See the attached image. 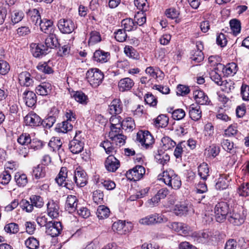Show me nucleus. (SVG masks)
I'll list each match as a JSON object with an SVG mask.
<instances>
[{
    "label": "nucleus",
    "instance_id": "nucleus-1",
    "mask_svg": "<svg viewBox=\"0 0 249 249\" xmlns=\"http://www.w3.org/2000/svg\"><path fill=\"white\" fill-rule=\"evenodd\" d=\"M45 39V45L42 44H33L31 45V52L34 56L39 57L48 53L49 49L56 48L59 45L58 39L55 34H49Z\"/></svg>",
    "mask_w": 249,
    "mask_h": 249
},
{
    "label": "nucleus",
    "instance_id": "nucleus-2",
    "mask_svg": "<svg viewBox=\"0 0 249 249\" xmlns=\"http://www.w3.org/2000/svg\"><path fill=\"white\" fill-rule=\"evenodd\" d=\"M158 178L159 180L163 181L173 189H178L181 187V181L179 177L171 169L164 171L162 175H159Z\"/></svg>",
    "mask_w": 249,
    "mask_h": 249
},
{
    "label": "nucleus",
    "instance_id": "nucleus-3",
    "mask_svg": "<svg viewBox=\"0 0 249 249\" xmlns=\"http://www.w3.org/2000/svg\"><path fill=\"white\" fill-rule=\"evenodd\" d=\"M43 199L39 196L32 195L29 200L22 199L20 203L21 209L27 213H31L34 210V207L41 208L44 205Z\"/></svg>",
    "mask_w": 249,
    "mask_h": 249
},
{
    "label": "nucleus",
    "instance_id": "nucleus-4",
    "mask_svg": "<svg viewBox=\"0 0 249 249\" xmlns=\"http://www.w3.org/2000/svg\"><path fill=\"white\" fill-rule=\"evenodd\" d=\"M104 76L103 73L96 68L90 69L86 73V78L93 88H97L102 83Z\"/></svg>",
    "mask_w": 249,
    "mask_h": 249
},
{
    "label": "nucleus",
    "instance_id": "nucleus-5",
    "mask_svg": "<svg viewBox=\"0 0 249 249\" xmlns=\"http://www.w3.org/2000/svg\"><path fill=\"white\" fill-rule=\"evenodd\" d=\"M81 134V131H76L73 140L69 142V149L74 154H78L83 150L84 146V137L82 136Z\"/></svg>",
    "mask_w": 249,
    "mask_h": 249
},
{
    "label": "nucleus",
    "instance_id": "nucleus-6",
    "mask_svg": "<svg viewBox=\"0 0 249 249\" xmlns=\"http://www.w3.org/2000/svg\"><path fill=\"white\" fill-rule=\"evenodd\" d=\"M230 213L229 205L227 202L221 201L218 202L214 207V213L216 221L222 222Z\"/></svg>",
    "mask_w": 249,
    "mask_h": 249
},
{
    "label": "nucleus",
    "instance_id": "nucleus-7",
    "mask_svg": "<svg viewBox=\"0 0 249 249\" xmlns=\"http://www.w3.org/2000/svg\"><path fill=\"white\" fill-rule=\"evenodd\" d=\"M167 220V218L163 215L154 213L141 218L140 219L139 222L140 224L144 225H153L165 223Z\"/></svg>",
    "mask_w": 249,
    "mask_h": 249
},
{
    "label": "nucleus",
    "instance_id": "nucleus-8",
    "mask_svg": "<svg viewBox=\"0 0 249 249\" xmlns=\"http://www.w3.org/2000/svg\"><path fill=\"white\" fill-rule=\"evenodd\" d=\"M136 140L146 149L150 147L154 142V139L148 131H139L137 134Z\"/></svg>",
    "mask_w": 249,
    "mask_h": 249
},
{
    "label": "nucleus",
    "instance_id": "nucleus-9",
    "mask_svg": "<svg viewBox=\"0 0 249 249\" xmlns=\"http://www.w3.org/2000/svg\"><path fill=\"white\" fill-rule=\"evenodd\" d=\"M145 168L141 165H136L126 173V177L130 180L137 181L142 178L145 174Z\"/></svg>",
    "mask_w": 249,
    "mask_h": 249
},
{
    "label": "nucleus",
    "instance_id": "nucleus-10",
    "mask_svg": "<svg viewBox=\"0 0 249 249\" xmlns=\"http://www.w3.org/2000/svg\"><path fill=\"white\" fill-rule=\"evenodd\" d=\"M57 26L62 33L66 34L71 33L75 28L74 22L68 18L60 19L58 21Z\"/></svg>",
    "mask_w": 249,
    "mask_h": 249
},
{
    "label": "nucleus",
    "instance_id": "nucleus-11",
    "mask_svg": "<svg viewBox=\"0 0 249 249\" xmlns=\"http://www.w3.org/2000/svg\"><path fill=\"white\" fill-rule=\"evenodd\" d=\"M169 227L174 231L178 232L180 234L186 236L192 234L191 228L185 224L180 222H172L169 225Z\"/></svg>",
    "mask_w": 249,
    "mask_h": 249
},
{
    "label": "nucleus",
    "instance_id": "nucleus-12",
    "mask_svg": "<svg viewBox=\"0 0 249 249\" xmlns=\"http://www.w3.org/2000/svg\"><path fill=\"white\" fill-rule=\"evenodd\" d=\"M88 176L86 172L80 167L77 168L74 172L73 179L78 187H83L88 183Z\"/></svg>",
    "mask_w": 249,
    "mask_h": 249
},
{
    "label": "nucleus",
    "instance_id": "nucleus-13",
    "mask_svg": "<svg viewBox=\"0 0 249 249\" xmlns=\"http://www.w3.org/2000/svg\"><path fill=\"white\" fill-rule=\"evenodd\" d=\"M62 230L60 222H49L46 225V233L52 237L57 236Z\"/></svg>",
    "mask_w": 249,
    "mask_h": 249
},
{
    "label": "nucleus",
    "instance_id": "nucleus-14",
    "mask_svg": "<svg viewBox=\"0 0 249 249\" xmlns=\"http://www.w3.org/2000/svg\"><path fill=\"white\" fill-rule=\"evenodd\" d=\"M228 221L235 226H240L244 222L245 216L243 213L233 210L232 212H230L227 217Z\"/></svg>",
    "mask_w": 249,
    "mask_h": 249
},
{
    "label": "nucleus",
    "instance_id": "nucleus-15",
    "mask_svg": "<svg viewBox=\"0 0 249 249\" xmlns=\"http://www.w3.org/2000/svg\"><path fill=\"white\" fill-rule=\"evenodd\" d=\"M105 165L108 171L114 172L119 167L120 161L114 156L110 155L107 158Z\"/></svg>",
    "mask_w": 249,
    "mask_h": 249
},
{
    "label": "nucleus",
    "instance_id": "nucleus-16",
    "mask_svg": "<svg viewBox=\"0 0 249 249\" xmlns=\"http://www.w3.org/2000/svg\"><path fill=\"white\" fill-rule=\"evenodd\" d=\"M18 82L20 86L29 87L32 86L34 80L31 74L26 71H23L18 75Z\"/></svg>",
    "mask_w": 249,
    "mask_h": 249
},
{
    "label": "nucleus",
    "instance_id": "nucleus-17",
    "mask_svg": "<svg viewBox=\"0 0 249 249\" xmlns=\"http://www.w3.org/2000/svg\"><path fill=\"white\" fill-rule=\"evenodd\" d=\"M41 119L36 114L31 112L28 113L24 118V122L27 125L37 126L41 124Z\"/></svg>",
    "mask_w": 249,
    "mask_h": 249
},
{
    "label": "nucleus",
    "instance_id": "nucleus-18",
    "mask_svg": "<svg viewBox=\"0 0 249 249\" xmlns=\"http://www.w3.org/2000/svg\"><path fill=\"white\" fill-rule=\"evenodd\" d=\"M23 98L26 105L29 107H34L36 103V94L32 91L25 90L23 93Z\"/></svg>",
    "mask_w": 249,
    "mask_h": 249
},
{
    "label": "nucleus",
    "instance_id": "nucleus-19",
    "mask_svg": "<svg viewBox=\"0 0 249 249\" xmlns=\"http://www.w3.org/2000/svg\"><path fill=\"white\" fill-rule=\"evenodd\" d=\"M123 104L119 99H114L109 105L108 111L111 115H117L122 111Z\"/></svg>",
    "mask_w": 249,
    "mask_h": 249
},
{
    "label": "nucleus",
    "instance_id": "nucleus-20",
    "mask_svg": "<svg viewBox=\"0 0 249 249\" xmlns=\"http://www.w3.org/2000/svg\"><path fill=\"white\" fill-rule=\"evenodd\" d=\"M193 95L196 103L198 104L206 105L209 102L208 97L202 90H196L194 91Z\"/></svg>",
    "mask_w": 249,
    "mask_h": 249
},
{
    "label": "nucleus",
    "instance_id": "nucleus-21",
    "mask_svg": "<svg viewBox=\"0 0 249 249\" xmlns=\"http://www.w3.org/2000/svg\"><path fill=\"white\" fill-rule=\"evenodd\" d=\"M27 16L29 23L36 26L39 25L40 20H42L38 10L36 9L30 10L27 13Z\"/></svg>",
    "mask_w": 249,
    "mask_h": 249
},
{
    "label": "nucleus",
    "instance_id": "nucleus-22",
    "mask_svg": "<svg viewBox=\"0 0 249 249\" xmlns=\"http://www.w3.org/2000/svg\"><path fill=\"white\" fill-rule=\"evenodd\" d=\"M219 67L222 69V72L226 77L233 76L237 72V65L234 63H231L226 66L220 64Z\"/></svg>",
    "mask_w": 249,
    "mask_h": 249
},
{
    "label": "nucleus",
    "instance_id": "nucleus-23",
    "mask_svg": "<svg viewBox=\"0 0 249 249\" xmlns=\"http://www.w3.org/2000/svg\"><path fill=\"white\" fill-rule=\"evenodd\" d=\"M51 89L52 86L51 84L44 82L36 87V92L38 95L46 96L51 92Z\"/></svg>",
    "mask_w": 249,
    "mask_h": 249
},
{
    "label": "nucleus",
    "instance_id": "nucleus-24",
    "mask_svg": "<svg viewBox=\"0 0 249 249\" xmlns=\"http://www.w3.org/2000/svg\"><path fill=\"white\" fill-rule=\"evenodd\" d=\"M189 115L190 118L194 121L200 119L202 115L200 107L194 104L191 105L189 107Z\"/></svg>",
    "mask_w": 249,
    "mask_h": 249
},
{
    "label": "nucleus",
    "instance_id": "nucleus-25",
    "mask_svg": "<svg viewBox=\"0 0 249 249\" xmlns=\"http://www.w3.org/2000/svg\"><path fill=\"white\" fill-rule=\"evenodd\" d=\"M134 84L133 81L129 78H123L118 83L119 89L122 92L128 90L133 86Z\"/></svg>",
    "mask_w": 249,
    "mask_h": 249
},
{
    "label": "nucleus",
    "instance_id": "nucleus-26",
    "mask_svg": "<svg viewBox=\"0 0 249 249\" xmlns=\"http://www.w3.org/2000/svg\"><path fill=\"white\" fill-rule=\"evenodd\" d=\"M109 58V53L101 50H96L93 54V59L102 63L107 61Z\"/></svg>",
    "mask_w": 249,
    "mask_h": 249
},
{
    "label": "nucleus",
    "instance_id": "nucleus-27",
    "mask_svg": "<svg viewBox=\"0 0 249 249\" xmlns=\"http://www.w3.org/2000/svg\"><path fill=\"white\" fill-rule=\"evenodd\" d=\"M53 22L52 20L43 19L40 20L39 25L41 30L46 34H50L53 29Z\"/></svg>",
    "mask_w": 249,
    "mask_h": 249
},
{
    "label": "nucleus",
    "instance_id": "nucleus-28",
    "mask_svg": "<svg viewBox=\"0 0 249 249\" xmlns=\"http://www.w3.org/2000/svg\"><path fill=\"white\" fill-rule=\"evenodd\" d=\"M46 175L45 167L42 165L38 164L33 167L32 176L34 178L38 179L43 178Z\"/></svg>",
    "mask_w": 249,
    "mask_h": 249
},
{
    "label": "nucleus",
    "instance_id": "nucleus-29",
    "mask_svg": "<svg viewBox=\"0 0 249 249\" xmlns=\"http://www.w3.org/2000/svg\"><path fill=\"white\" fill-rule=\"evenodd\" d=\"M122 27L123 30L126 31H131L135 30L137 28V24L134 22L131 18H125L123 19L122 22Z\"/></svg>",
    "mask_w": 249,
    "mask_h": 249
},
{
    "label": "nucleus",
    "instance_id": "nucleus-30",
    "mask_svg": "<svg viewBox=\"0 0 249 249\" xmlns=\"http://www.w3.org/2000/svg\"><path fill=\"white\" fill-rule=\"evenodd\" d=\"M78 200L74 196H68L66 202V207L70 212L74 211L77 209Z\"/></svg>",
    "mask_w": 249,
    "mask_h": 249
},
{
    "label": "nucleus",
    "instance_id": "nucleus-31",
    "mask_svg": "<svg viewBox=\"0 0 249 249\" xmlns=\"http://www.w3.org/2000/svg\"><path fill=\"white\" fill-rule=\"evenodd\" d=\"M48 215L53 218H56L59 216V207L54 202H49L47 204Z\"/></svg>",
    "mask_w": 249,
    "mask_h": 249
},
{
    "label": "nucleus",
    "instance_id": "nucleus-32",
    "mask_svg": "<svg viewBox=\"0 0 249 249\" xmlns=\"http://www.w3.org/2000/svg\"><path fill=\"white\" fill-rule=\"evenodd\" d=\"M62 142L59 138H53L49 143V145L53 149V151H57L60 157V155L63 152V149L61 148Z\"/></svg>",
    "mask_w": 249,
    "mask_h": 249
},
{
    "label": "nucleus",
    "instance_id": "nucleus-33",
    "mask_svg": "<svg viewBox=\"0 0 249 249\" xmlns=\"http://www.w3.org/2000/svg\"><path fill=\"white\" fill-rule=\"evenodd\" d=\"M155 159L157 162L164 165L170 160L169 156L162 150L158 151L155 155Z\"/></svg>",
    "mask_w": 249,
    "mask_h": 249
},
{
    "label": "nucleus",
    "instance_id": "nucleus-34",
    "mask_svg": "<svg viewBox=\"0 0 249 249\" xmlns=\"http://www.w3.org/2000/svg\"><path fill=\"white\" fill-rule=\"evenodd\" d=\"M68 177V169L66 167H62L57 176L55 178L56 183L59 186H63Z\"/></svg>",
    "mask_w": 249,
    "mask_h": 249
},
{
    "label": "nucleus",
    "instance_id": "nucleus-35",
    "mask_svg": "<svg viewBox=\"0 0 249 249\" xmlns=\"http://www.w3.org/2000/svg\"><path fill=\"white\" fill-rule=\"evenodd\" d=\"M109 209L105 205H100L98 207L96 214L99 219H106L110 215Z\"/></svg>",
    "mask_w": 249,
    "mask_h": 249
},
{
    "label": "nucleus",
    "instance_id": "nucleus-36",
    "mask_svg": "<svg viewBox=\"0 0 249 249\" xmlns=\"http://www.w3.org/2000/svg\"><path fill=\"white\" fill-rule=\"evenodd\" d=\"M231 179L226 175L221 176L215 184V188L217 190H223L226 189L229 186V183Z\"/></svg>",
    "mask_w": 249,
    "mask_h": 249
},
{
    "label": "nucleus",
    "instance_id": "nucleus-37",
    "mask_svg": "<svg viewBox=\"0 0 249 249\" xmlns=\"http://www.w3.org/2000/svg\"><path fill=\"white\" fill-rule=\"evenodd\" d=\"M198 175L203 180H206L209 176V169L207 163L203 162L198 167Z\"/></svg>",
    "mask_w": 249,
    "mask_h": 249
},
{
    "label": "nucleus",
    "instance_id": "nucleus-38",
    "mask_svg": "<svg viewBox=\"0 0 249 249\" xmlns=\"http://www.w3.org/2000/svg\"><path fill=\"white\" fill-rule=\"evenodd\" d=\"M125 221L123 220H118L114 222L112 225V229L114 231L118 232L119 234H124L126 231Z\"/></svg>",
    "mask_w": 249,
    "mask_h": 249
},
{
    "label": "nucleus",
    "instance_id": "nucleus-39",
    "mask_svg": "<svg viewBox=\"0 0 249 249\" xmlns=\"http://www.w3.org/2000/svg\"><path fill=\"white\" fill-rule=\"evenodd\" d=\"M220 152V148L218 146L213 144L205 150V154L209 158H215Z\"/></svg>",
    "mask_w": 249,
    "mask_h": 249
},
{
    "label": "nucleus",
    "instance_id": "nucleus-40",
    "mask_svg": "<svg viewBox=\"0 0 249 249\" xmlns=\"http://www.w3.org/2000/svg\"><path fill=\"white\" fill-rule=\"evenodd\" d=\"M189 210V208L185 204H177L174 207V212L176 215L182 216L186 214Z\"/></svg>",
    "mask_w": 249,
    "mask_h": 249
},
{
    "label": "nucleus",
    "instance_id": "nucleus-41",
    "mask_svg": "<svg viewBox=\"0 0 249 249\" xmlns=\"http://www.w3.org/2000/svg\"><path fill=\"white\" fill-rule=\"evenodd\" d=\"M204 58L203 53L201 50L193 51L191 52L190 59L194 63L202 62Z\"/></svg>",
    "mask_w": 249,
    "mask_h": 249
},
{
    "label": "nucleus",
    "instance_id": "nucleus-42",
    "mask_svg": "<svg viewBox=\"0 0 249 249\" xmlns=\"http://www.w3.org/2000/svg\"><path fill=\"white\" fill-rule=\"evenodd\" d=\"M161 142L162 148L164 150H169L176 145V143L168 137H164L161 139Z\"/></svg>",
    "mask_w": 249,
    "mask_h": 249
},
{
    "label": "nucleus",
    "instance_id": "nucleus-43",
    "mask_svg": "<svg viewBox=\"0 0 249 249\" xmlns=\"http://www.w3.org/2000/svg\"><path fill=\"white\" fill-rule=\"evenodd\" d=\"M36 69L41 72L45 74H51L53 72L52 68L49 66L47 62H40L36 66Z\"/></svg>",
    "mask_w": 249,
    "mask_h": 249
},
{
    "label": "nucleus",
    "instance_id": "nucleus-44",
    "mask_svg": "<svg viewBox=\"0 0 249 249\" xmlns=\"http://www.w3.org/2000/svg\"><path fill=\"white\" fill-rule=\"evenodd\" d=\"M155 125L159 127H165L168 123V117L163 114L159 115L156 118L155 121Z\"/></svg>",
    "mask_w": 249,
    "mask_h": 249
},
{
    "label": "nucleus",
    "instance_id": "nucleus-45",
    "mask_svg": "<svg viewBox=\"0 0 249 249\" xmlns=\"http://www.w3.org/2000/svg\"><path fill=\"white\" fill-rule=\"evenodd\" d=\"M231 30L234 35L238 34L241 31V24L239 20L236 19H231L230 21Z\"/></svg>",
    "mask_w": 249,
    "mask_h": 249
},
{
    "label": "nucleus",
    "instance_id": "nucleus-46",
    "mask_svg": "<svg viewBox=\"0 0 249 249\" xmlns=\"http://www.w3.org/2000/svg\"><path fill=\"white\" fill-rule=\"evenodd\" d=\"M15 179L18 186L20 187H23L28 183L27 177L24 174L17 173L15 176Z\"/></svg>",
    "mask_w": 249,
    "mask_h": 249
},
{
    "label": "nucleus",
    "instance_id": "nucleus-47",
    "mask_svg": "<svg viewBox=\"0 0 249 249\" xmlns=\"http://www.w3.org/2000/svg\"><path fill=\"white\" fill-rule=\"evenodd\" d=\"M221 145L224 150L231 154H234L235 153L233 142H231L229 140H223Z\"/></svg>",
    "mask_w": 249,
    "mask_h": 249
},
{
    "label": "nucleus",
    "instance_id": "nucleus-48",
    "mask_svg": "<svg viewBox=\"0 0 249 249\" xmlns=\"http://www.w3.org/2000/svg\"><path fill=\"white\" fill-rule=\"evenodd\" d=\"M237 193L240 196H249V183H243L238 187Z\"/></svg>",
    "mask_w": 249,
    "mask_h": 249
},
{
    "label": "nucleus",
    "instance_id": "nucleus-49",
    "mask_svg": "<svg viewBox=\"0 0 249 249\" xmlns=\"http://www.w3.org/2000/svg\"><path fill=\"white\" fill-rule=\"evenodd\" d=\"M26 246L29 249H36L39 245V241L34 237H30L25 242Z\"/></svg>",
    "mask_w": 249,
    "mask_h": 249
},
{
    "label": "nucleus",
    "instance_id": "nucleus-50",
    "mask_svg": "<svg viewBox=\"0 0 249 249\" xmlns=\"http://www.w3.org/2000/svg\"><path fill=\"white\" fill-rule=\"evenodd\" d=\"M18 142L21 146L27 145L31 142V138L28 133H23L18 139Z\"/></svg>",
    "mask_w": 249,
    "mask_h": 249
},
{
    "label": "nucleus",
    "instance_id": "nucleus-51",
    "mask_svg": "<svg viewBox=\"0 0 249 249\" xmlns=\"http://www.w3.org/2000/svg\"><path fill=\"white\" fill-rule=\"evenodd\" d=\"M24 16V13L22 11H14L11 15V21L13 25L18 23L23 18Z\"/></svg>",
    "mask_w": 249,
    "mask_h": 249
},
{
    "label": "nucleus",
    "instance_id": "nucleus-52",
    "mask_svg": "<svg viewBox=\"0 0 249 249\" xmlns=\"http://www.w3.org/2000/svg\"><path fill=\"white\" fill-rule=\"evenodd\" d=\"M92 197L93 201L97 204L104 203V194L100 190H97L94 191L92 194Z\"/></svg>",
    "mask_w": 249,
    "mask_h": 249
},
{
    "label": "nucleus",
    "instance_id": "nucleus-53",
    "mask_svg": "<svg viewBox=\"0 0 249 249\" xmlns=\"http://www.w3.org/2000/svg\"><path fill=\"white\" fill-rule=\"evenodd\" d=\"M101 40V37L99 32L96 31L91 32L89 44L93 45L100 42Z\"/></svg>",
    "mask_w": 249,
    "mask_h": 249
},
{
    "label": "nucleus",
    "instance_id": "nucleus-54",
    "mask_svg": "<svg viewBox=\"0 0 249 249\" xmlns=\"http://www.w3.org/2000/svg\"><path fill=\"white\" fill-rule=\"evenodd\" d=\"M134 126V122L131 117H127L121 122V126L122 129L126 130L127 129H132Z\"/></svg>",
    "mask_w": 249,
    "mask_h": 249
},
{
    "label": "nucleus",
    "instance_id": "nucleus-55",
    "mask_svg": "<svg viewBox=\"0 0 249 249\" xmlns=\"http://www.w3.org/2000/svg\"><path fill=\"white\" fill-rule=\"evenodd\" d=\"M56 121L55 117L53 116H49L47 118L41 121V124L43 126L46 128H51Z\"/></svg>",
    "mask_w": 249,
    "mask_h": 249
},
{
    "label": "nucleus",
    "instance_id": "nucleus-56",
    "mask_svg": "<svg viewBox=\"0 0 249 249\" xmlns=\"http://www.w3.org/2000/svg\"><path fill=\"white\" fill-rule=\"evenodd\" d=\"M124 52L127 56L130 58L137 59L139 55L137 52L132 46H125L124 49Z\"/></svg>",
    "mask_w": 249,
    "mask_h": 249
},
{
    "label": "nucleus",
    "instance_id": "nucleus-57",
    "mask_svg": "<svg viewBox=\"0 0 249 249\" xmlns=\"http://www.w3.org/2000/svg\"><path fill=\"white\" fill-rule=\"evenodd\" d=\"M74 99L81 104H86L87 96L82 91H76L72 95Z\"/></svg>",
    "mask_w": 249,
    "mask_h": 249
},
{
    "label": "nucleus",
    "instance_id": "nucleus-58",
    "mask_svg": "<svg viewBox=\"0 0 249 249\" xmlns=\"http://www.w3.org/2000/svg\"><path fill=\"white\" fill-rule=\"evenodd\" d=\"M109 139L111 140L113 143L121 146L125 143L126 137L124 135H119L115 136L114 137L109 138Z\"/></svg>",
    "mask_w": 249,
    "mask_h": 249
},
{
    "label": "nucleus",
    "instance_id": "nucleus-59",
    "mask_svg": "<svg viewBox=\"0 0 249 249\" xmlns=\"http://www.w3.org/2000/svg\"><path fill=\"white\" fill-rule=\"evenodd\" d=\"M4 230L7 233H17L19 231L18 225L15 223L6 224L4 227Z\"/></svg>",
    "mask_w": 249,
    "mask_h": 249
},
{
    "label": "nucleus",
    "instance_id": "nucleus-60",
    "mask_svg": "<svg viewBox=\"0 0 249 249\" xmlns=\"http://www.w3.org/2000/svg\"><path fill=\"white\" fill-rule=\"evenodd\" d=\"M211 79L217 85L221 86L223 83L221 75L217 72L216 70L213 71L210 73Z\"/></svg>",
    "mask_w": 249,
    "mask_h": 249
},
{
    "label": "nucleus",
    "instance_id": "nucleus-61",
    "mask_svg": "<svg viewBox=\"0 0 249 249\" xmlns=\"http://www.w3.org/2000/svg\"><path fill=\"white\" fill-rule=\"evenodd\" d=\"M117 124H113L110 126V131L109 132L108 136L109 138L114 137L115 136L123 135L122 134L121 126H117Z\"/></svg>",
    "mask_w": 249,
    "mask_h": 249
},
{
    "label": "nucleus",
    "instance_id": "nucleus-62",
    "mask_svg": "<svg viewBox=\"0 0 249 249\" xmlns=\"http://www.w3.org/2000/svg\"><path fill=\"white\" fill-rule=\"evenodd\" d=\"M115 38L119 42H123L126 40L127 35L123 29H119L114 33Z\"/></svg>",
    "mask_w": 249,
    "mask_h": 249
},
{
    "label": "nucleus",
    "instance_id": "nucleus-63",
    "mask_svg": "<svg viewBox=\"0 0 249 249\" xmlns=\"http://www.w3.org/2000/svg\"><path fill=\"white\" fill-rule=\"evenodd\" d=\"M144 101L150 106L155 107L157 104V98L151 93H148L144 96Z\"/></svg>",
    "mask_w": 249,
    "mask_h": 249
},
{
    "label": "nucleus",
    "instance_id": "nucleus-64",
    "mask_svg": "<svg viewBox=\"0 0 249 249\" xmlns=\"http://www.w3.org/2000/svg\"><path fill=\"white\" fill-rule=\"evenodd\" d=\"M238 132L237 124H236L230 125L225 130V134L228 137L235 135Z\"/></svg>",
    "mask_w": 249,
    "mask_h": 249
}]
</instances>
